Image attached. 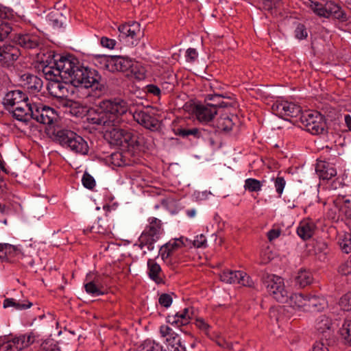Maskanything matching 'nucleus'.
<instances>
[{
	"label": "nucleus",
	"mask_w": 351,
	"mask_h": 351,
	"mask_svg": "<svg viewBox=\"0 0 351 351\" xmlns=\"http://www.w3.org/2000/svg\"><path fill=\"white\" fill-rule=\"evenodd\" d=\"M32 305V304L31 302H27V304H21L19 302H16V300L13 298H6L3 302L4 308L13 306L18 310L28 308L31 307Z\"/></svg>",
	"instance_id": "41"
},
{
	"label": "nucleus",
	"mask_w": 351,
	"mask_h": 351,
	"mask_svg": "<svg viewBox=\"0 0 351 351\" xmlns=\"http://www.w3.org/2000/svg\"><path fill=\"white\" fill-rule=\"evenodd\" d=\"M345 184L343 182L342 180L338 178L332 182L330 187L333 190H337L343 188Z\"/></svg>",
	"instance_id": "58"
},
{
	"label": "nucleus",
	"mask_w": 351,
	"mask_h": 351,
	"mask_svg": "<svg viewBox=\"0 0 351 351\" xmlns=\"http://www.w3.org/2000/svg\"><path fill=\"white\" fill-rule=\"evenodd\" d=\"M158 236L152 235V234L143 232L138 239V246L141 249H143V247L147 246L148 250H153L154 248V244L158 240Z\"/></svg>",
	"instance_id": "32"
},
{
	"label": "nucleus",
	"mask_w": 351,
	"mask_h": 351,
	"mask_svg": "<svg viewBox=\"0 0 351 351\" xmlns=\"http://www.w3.org/2000/svg\"><path fill=\"white\" fill-rule=\"evenodd\" d=\"M14 41L25 49H33L43 45V39L34 34H19L13 38Z\"/></svg>",
	"instance_id": "12"
},
{
	"label": "nucleus",
	"mask_w": 351,
	"mask_h": 351,
	"mask_svg": "<svg viewBox=\"0 0 351 351\" xmlns=\"http://www.w3.org/2000/svg\"><path fill=\"white\" fill-rule=\"evenodd\" d=\"M315 226L313 221H302L297 228L298 236L303 240H307L314 234Z\"/></svg>",
	"instance_id": "24"
},
{
	"label": "nucleus",
	"mask_w": 351,
	"mask_h": 351,
	"mask_svg": "<svg viewBox=\"0 0 351 351\" xmlns=\"http://www.w3.org/2000/svg\"><path fill=\"white\" fill-rule=\"evenodd\" d=\"M307 32L303 24L299 23L295 29V36L298 39H304L307 37Z\"/></svg>",
	"instance_id": "47"
},
{
	"label": "nucleus",
	"mask_w": 351,
	"mask_h": 351,
	"mask_svg": "<svg viewBox=\"0 0 351 351\" xmlns=\"http://www.w3.org/2000/svg\"><path fill=\"white\" fill-rule=\"evenodd\" d=\"M34 114L32 119L36 120L37 122L49 125L57 119V114L56 111L47 106L42 104H35L33 106Z\"/></svg>",
	"instance_id": "10"
},
{
	"label": "nucleus",
	"mask_w": 351,
	"mask_h": 351,
	"mask_svg": "<svg viewBox=\"0 0 351 351\" xmlns=\"http://www.w3.org/2000/svg\"><path fill=\"white\" fill-rule=\"evenodd\" d=\"M186 56L190 61H194L197 56V53L195 49L189 48L186 51Z\"/></svg>",
	"instance_id": "62"
},
{
	"label": "nucleus",
	"mask_w": 351,
	"mask_h": 351,
	"mask_svg": "<svg viewBox=\"0 0 351 351\" xmlns=\"http://www.w3.org/2000/svg\"><path fill=\"white\" fill-rule=\"evenodd\" d=\"M21 56L19 47L14 43H4L0 45V65L10 67Z\"/></svg>",
	"instance_id": "8"
},
{
	"label": "nucleus",
	"mask_w": 351,
	"mask_h": 351,
	"mask_svg": "<svg viewBox=\"0 0 351 351\" xmlns=\"http://www.w3.org/2000/svg\"><path fill=\"white\" fill-rule=\"evenodd\" d=\"M296 285L300 287H305L313 281V277L309 271L300 270L295 278Z\"/></svg>",
	"instance_id": "35"
},
{
	"label": "nucleus",
	"mask_w": 351,
	"mask_h": 351,
	"mask_svg": "<svg viewBox=\"0 0 351 351\" xmlns=\"http://www.w3.org/2000/svg\"><path fill=\"white\" fill-rule=\"evenodd\" d=\"M222 282L229 284H240L243 286L252 287L253 282L245 273L240 271H223L220 274Z\"/></svg>",
	"instance_id": "11"
},
{
	"label": "nucleus",
	"mask_w": 351,
	"mask_h": 351,
	"mask_svg": "<svg viewBox=\"0 0 351 351\" xmlns=\"http://www.w3.org/2000/svg\"><path fill=\"white\" fill-rule=\"evenodd\" d=\"M345 121L349 130H351V116L349 114L346 115Z\"/></svg>",
	"instance_id": "63"
},
{
	"label": "nucleus",
	"mask_w": 351,
	"mask_h": 351,
	"mask_svg": "<svg viewBox=\"0 0 351 351\" xmlns=\"http://www.w3.org/2000/svg\"><path fill=\"white\" fill-rule=\"evenodd\" d=\"M100 43L104 47L113 49L116 44V41L107 37H102L101 38Z\"/></svg>",
	"instance_id": "52"
},
{
	"label": "nucleus",
	"mask_w": 351,
	"mask_h": 351,
	"mask_svg": "<svg viewBox=\"0 0 351 351\" xmlns=\"http://www.w3.org/2000/svg\"><path fill=\"white\" fill-rule=\"evenodd\" d=\"M339 272L342 275H348L351 273V260L343 263L339 267Z\"/></svg>",
	"instance_id": "50"
},
{
	"label": "nucleus",
	"mask_w": 351,
	"mask_h": 351,
	"mask_svg": "<svg viewBox=\"0 0 351 351\" xmlns=\"http://www.w3.org/2000/svg\"><path fill=\"white\" fill-rule=\"evenodd\" d=\"M101 112L90 118L93 124L103 126L104 136L110 144L118 146L122 124L128 110V103L120 98L103 100L99 102Z\"/></svg>",
	"instance_id": "1"
},
{
	"label": "nucleus",
	"mask_w": 351,
	"mask_h": 351,
	"mask_svg": "<svg viewBox=\"0 0 351 351\" xmlns=\"http://www.w3.org/2000/svg\"><path fill=\"white\" fill-rule=\"evenodd\" d=\"M326 304V301L323 297L316 295L307 296L306 311H319L324 308Z\"/></svg>",
	"instance_id": "27"
},
{
	"label": "nucleus",
	"mask_w": 351,
	"mask_h": 351,
	"mask_svg": "<svg viewBox=\"0 0 351 351\" xmlns=\"http://www.w3.org/2000/svg\"><path fill=\"white\" fill-rule=\"evenodd\" d=\"M82 181L84 187L87 189H92L95 186V179L87 172L84 173Z\"/></svg>",
	"instance_id": "46"
},
{
	"label": "nucleus",
	"mask_w": 351,
	"mask_h": 351,
	"mask_svg": "<svg viewBox=\"0 0 351 351\" xmlns=\"http://www.w3.org/2000/svg\"><path fill=\"white\" fill-rule=\"evenodd\" d=\"M138 351H162V348L152 341H146L140 346Z\"/></svg>",
	"instance_id": "44"
},
{
	"label": "nucleus",
	"mask_w": 351,
	"mask_h": 351,
	"mask_svg": "<svg viewBox=\"0 0 351 351\" xmlns=\"http://www.w3.org/2000/svg\"><path fill=\"white\" fill-rule=\"evenodd\" d=\"M0 351H19L12 339L3 342L0 345Z\"/></svg>",
	"instance_id": "48"
},
{
	"label": "nucleus",
	"mask_w": 351,
	"mask_h": 351,
	"mask_svg": "<svg viewBox=\"0 0 351 351\" xmlns=\"http://www.w3.org/2000/svg\"><path fill=\"white\" fill-rule=\"evenodd\" d=\"M147 92L154 95L158 96L160 94V89L156 85L149 84L147 86Z\"/></svg>",
	"instance_id": "60"
},
{
	"label": "nucleus",
	"mask_w": 351,
	"mask_h": 351,
	"mask_svg": "<svg viewBox=\"0 0 351 351\" xmlns=\"http://www.w3.org/2000/svg\"><path fill=\"white\" fill-rule=\"evenodd\" d=\"M306 302L307 296H304L302 294L294 293L288 296V302L290 306L298 308H303L304 311H306Z\"/></svg>",
	"instance_id": "33"
},
{
	"label": "nucleus",
	"mask_w": 351,
	"mask_h": 351,
	"mask_svg": "<svg viewBox=\"0 0 351 351\" xmlns=\"http://www.w3.org/2000/svg\"><path fill=\"white\" fill-rule=\"evenodd\" d=\"M90 232H93L98 234H104L108 232L109 230L106 226V223L104 221L99 219L97 223L95 225H93L90 227Z\"/></svg>",
	"instance_id": "43"
},
{
	"label": "nucleus",
	"mask_w": 351,
	"mask_h": 351,
	"mask_svg": "<svg viewBox=\"0 0 351 351\" xmlns=\"http://www.w3.org/2000/svg\"><path fill=\"white\" fill-rule=\"evenodd\" d=\"M309 8L320 17L329 18L333 16L337 19L345 20L346 14L337 3L332 1L325 3L320 1H311Z\"/></svg>",
	"instance_id": "4"
},
{
	"label": "nucleus",
	"mask_w": 351,
	"mask_h": 351,
	"mask_svg": "<svg viewBox=\"0 0 351 351\" xmlns=\"http://www.w3.org/2000/svg\"><path fill=\"white\" fill-rule=\"evenodd\" d=\"M263 282L267 291L278 302L285 303L288 300L287 291L285 289L283 280L276 275L265 274L263 276Z\"/></svg>",
	"instance_id": "5"
},
{
	"label": "nucleus",
	"mask_w": 351,
	"mask_h": 351,
	"mask_svg": "<svg viewBox=\"0 0 351 351\" xmlns=\"http://www.w3.org/2000/svg\"><path fill=\"white\" fill-rule=\"evenodd\" d=\"M340 247L343 252L346 254L351 252V241L350 240H343L340 243Z\"/></svg>",
	"instance_id": "57"
},
{
	"label": "nucleus",
	"mask_w": 351,
	"mask_h": 351,
	"mask_svg": "<svg viewBox=\"0 0 351 351\" xmlns=\"http://www.w3.org/2000/svg\"><path fill=\"white\" fill-rule=\"evenodd\" d=\"M118 29L119 40H123L131 45H136L144 34L140 23L136 21L123 24L119 27Z\"/></svg>",
	"instance_id": "7"
},
{
	"label": "nucleus",
	"mask_w": 351,
	"mask_h": 351,
	"mask_svg": "<svg viewBox=\"0 0 351 351\" xmlns=\"http://www.w3.org/2000/svg\"><path fill=\"white\" fill-rule=\"evenodd\" d=\"M161 230V222L159 219L152 217L149 219V225L148 230L145 232L152 234V235L158 236Z\"/></svg>",
	"instance_id": "39"
},
{
	"label": "nucleus",
	"mask_w": 351,
	"mask_h": 351,
	"mask_svg": "<svg viewBox=\"0 0 351 351\" xmlns=\"http://www.w3.org/2000/svg\"><path fill=\"white\" fill-rule=\"evenodd\" d=\"M36 337L33 332H29L24 335H20L16 336L12 339L15 343L19 351L22 350L32 344L35 341Z\"/></svg>",
	"instance_id": "25"
},
{
	"label": "nucleus",
	"mask_w": 351,
	"mask_h": 351,
	"mask_svg": "<svg viewBox=\"0 0 351 351\" xmlns=\"http://www.w3.org/2000/svg\"><path fill=\"white\" fill-rule=\"evenodd\" d=\"M133 117L145 128L154 130L158 128V120L145 111H135Z\"/></svg>",
	"instance_id": "21"
},
{
	"label": "nucleus",
	"mask_w": 351,
	"mask_h": 351,
	"mask_svg": "<svg viewBox=\"0 0 351 351\" xmlns=\"http://www.w3.org/2000/svg\"><path fill=\"white\" fill-rule=\"evenodd\" d=\"M186 214L189 217H193L195 215L196 212L195 209H191L187 210Z\"/></svg>",
	"instance_id": "64"
},
{
	"label": "nucleus",
	"mask_w": 351,
	"mask_h": 351,
	"mask_svg": "<svg viewBox=\"0 0 351 351\" xmlns=\"http://www.w3.org/2000/svg\"><path fill=\"white\" fill-rule=\"evenodd\" d=\"M3 251H5V254H6L7 253H11L12 251L16 252L18 249L16 247L9 244L0 243V252H3ZM1 257L2 255H0V258Z\"/></svg>",
	"instance_id": "54"
},
{
	"label": "nucleus",
	"mask_w": 351,
	"mask_h": 351,
	"mask_svg": "<svg viewBox=\"0 0 351 351\" xmlns=\"http://www.w3.org/2000/svg\"><path fill=\"white\" fill-rule=\"evenodd\" d=\"M56 139L64 147L69 148L75 154L87 155L89 151L88 143L75 132L68 130H60L56 133Z\"/></svg>",
	"instance_id": "3"
},
{
	"label": "nucleus",
	"mask_w": 351,
	"mask_h": 351,
	"mask_svg": "<svg viewBox=\"0 0 351 351\" xmlns=\"http://www.w3.org/2000/svg\"><path fill=\"white\" fill-rule=\"evenodd\" d=\"M193 245L196 247H206V239L204 235L200 234L197 236L195 239L193 241Z\"/></svg>",
	"instance_id": "53"
},
{
	"label": "nucleus",
	"mask_w": 351,
	"mask_h": 351,
	"mask_svg": "<svg viewBox=\"0 0 351 351\" xmlns=\"http://www.w3.org/2000/svg\"><path fill=\"white\" fill-rule=\"evenodd\" d=\"M332 326V320L325 315H320L316 321V328L322 333L330 330Z\"/></svg>",
	"instance_id": "36"
},
{
	"label": "nucleus",
	"mask_w": 351,
	"mask_h": 351,
	"mask_svg": "<svg viewBox=\"0 0 351 351\" xmlns=\"http://www.w3.org/2000/svg\"><path fill=\"white\" fill-rule=\"evenodd\" d=\"M67 13L65 5L60 3H57L54 8L48 14V20L50 25L54 29L62 27L66 20L65 14Z\"/></svg>",
	"instance_id": "16"
},
{
	"label": "nucleus",
	"mask_w": 351,
	"mask_h": 351,
	"mask_svg": "<svg viewBox=\"0 0 351 351\" xmlns=\"http://www.w3.org/2000/svg\"><path fill=\"white\" fill-rule=\"evenodd\" d=\"M71 56H61L58 60L54 63L56 65V68L53 66H45L43 68V72L46 75L49 77V80L51 78L53 80H58L57 77H60L62 80L65 82L64 75H63V69H62V64L66 62H71Z\"/></svg>",
	"instance_id": "17"
},
{
	"label": "nucleus",
	"mask_w": 351,
	"mask_h": 351,
	"mask_svg": "<svg viewBox=\"0 0 351 351\" xmlns=\"http://www.w3.org/2000/svg\"><path fill=\"white\" fill-rule=\"evenodd\" d=\"M84 288L86 291L93 296L101 295L104 293L98 280H93L85 284Z\"/></svg>",
	"instance_id": "37"
},
{
	"label": "nucleus",
	"mask_w": 351,
	"mask_h": 351,
	"mask_svg": "<svg viewBox=\"0 0 351 351\" xmlns=\"http://www.w3.org/2000/svg\"><path fill=\"white\" fill-rule=\"evenodd\" d=\"M339 334L344 343L351 345V319L344 320L339 328Z\"/></svg>",
	"instance_id": "34"
},
{
	"label": "nucleus",
	"mask_w": 351,
	"mask_h": 351,
	"mask_svg": "<svg viewBox=\"0 0 351 351\" xmlns=\"http://www.w3.org/2000/svg\"><path fill=\"white\" fill-rule=\"evenodd\" d=\"M302 126L312 134H324L326 132V123L318 112H306L300 118Z\"/></svg>",
	"instance_id": "6"
},
{
	"label": "nucleus",
	"mask_w": 351,
	"mask_h": 351,
	"mask_svg": "<svg viewBox=\"0 0 351 351\" xmlns=\"http://www.w3.org/2000/svg\"><path fill=\"white\" fill-rule=\"evenodd\" d=\"M234 123L228 115L224 114L221 116L217 121V127L219 130L223 131H230L233 127Z\"/></svg>",
	"instance_id": "38"
},
{
	"label": "nucleus",
	"mask_w": 351,
	"mask_h": 351,
	"mask_svg": "<svg viewBox=\"0 0 351 351\" xmlns=\"http://www.w3.org/2000/svg\"><path fill=\"white\" fill-rule=\"evenodd\" d=\"M190 315L189 309L184 308L182 313H176L174 315H169L167 321L171 324H175L178 326L186 325L189 323Z\"/></svg>",
	"instance_id": "29"
},
{
	"label": "nucleus",
	"mask_w": 351,
	"mask_h": 351,
	"mask_svg": "<svg viewBox=\"0 0 351 351\" xmlns=\"http://www.w3.org/2000/svg\"><path fill=\"white\" fill-rule=\"evenodd\" d=\"M279 2V0H264L263 8L267 10H271Z\"/></svg>",
	"instance_id": "56"
},
{
	"label": "nucleus",
	"mask_w": 351,
	"mask_h": 351,
	"mask_svg": "<svg viewBox=\"0 0 351 351\" xmlns=\"http://www.w3.org/2000/svg\"><path fill=\"white\" fill-rule=\"evenodd\" d=\"M158 302L161 306L168 308L172 303V297L168 293H162L159 298Z\"/></svg>",
	"instance_id": "49"
},
{
	"label": "nucleus",
	"mask_w": 351,
	"mask_h": 351,
	"mask_svg": "<svg viewBox=\"0 0 351 351\" xmlns=\"http://www.w3.org/2000/svg\"><path fill=\"white\" fill-rule=\"evenodd\" d=\"M313 351H329V349L323 342L319 341L315 343Z\"/></svg>",
	"instance_id": "61"
},
{
	"label": "nucleus",
	"mask_w": 351,
	"mask_h": 351,
	"mask_svg": "<svg viewBox=\"0 0 351 351\" xmlns=\"http://www.w3.org/2000/svg\"><path fill=\"white\" fill-rule=\"evenodd\" d=\"M61 66L66 84L70 83L75 87L91 88L95 97H100L107 93L108 87L99 73L95 69L82 66L72 56L71 62H66Z\"/></svg>",
	"instance_id": "2"
},
{
	"label": "nucleus",
	"mask_w": 351,
	"mask_h": 351,
	"mask_svg": "<svg viewBox=\"0 0 351 351\" xmlns=\"http://www.w3.org/2000/svg\"><path fill=\"white\" fill-rule=\"evenodd\" d=\"M148 275L156 283L160 284L162 282L161 277V267L154 260L149 259L147 261Z\"/></svg>",
	"instance_id": "28"
},
{
	"label": "nucleus",
	"mask_w": 351,
	"mask_h": 351,
	"mask_svg": "<svg viewBox=\"0 0 351 351\" xmlns=\"http://www.w3.org/2000/svg\"><path fill=\"white\" fill-rule=\"evenodd\" d=\"M35 104H30L28 101L22 103L19 106L14 107L10 112L12 116L19 121L25 123L29 122L33 118V106Z\"/></svg>",
	"instance_id": "14"
},
{
	"label": "nucleus",
	"mask_w": 351,
	"mask_h": 351,
	"mask_svg": "<svg viewBox=\"0 0 351 351\" xmlns=\"http://www.w3.org/2000/svg\"><path fill=\"white\" fill-rule=\"evenodd\" d=\"M262 186V182L254 179L248 178L245 181L244 187L246 190L250 192H257L261 191Z\"/></svg>",
	"instance_id": "40"
},
{
	"label": "nucleus",
	"mask_w": 351,
	"mask_h": 351,
	"mask_svg": "<svg viewBox=\"0 0 351 351\" xmlns=\"http://www.w3.org/2000/svg\"><path fill=\"white\" fill-rule=\"evenodd\" d=\"M51 82L47 86V90L49 94L58 99H63L66 97L69 90L65 85L61 83L58 80L51 78Z\"/></svg>",
	"instance_id": "22"
},
{
	"label": "nucleus",
	"mask_w": 351,
	"mask_h": 351,
	"mask_svg": "<svg viewBox=\"0 0 351 351\" xmlns=\"http://www.w3.org/2000/svg\"><path fill=\"white\" fill-rule=\"evenodd\" d=\"M341 308L346 311H351V292L345 294L340 300Z\"/></svg>",
	"instance_id": "45"
},
{
	"label": "nucleus",
	"mask_w": 351,
	"mask_h": 351,
	"mask_svg": "<svg viewBox=\"0 0 351 351\" xmlns=\"http://www.w3.org/2000/svg\"><path fill=\"white\" fill-rule=\"evenodd\" d=\"M280 234V230L279 229H272L267 233L268 239L271 241L272 240L278 238Z\"/></svg>",
	"instance_id": "59"
},
{
	"label": "nucleus",
	"mask_w": 351,
	"mask_h": 351,
	"mask_svg": "<svg viewBox=\"0 0 351 351\" xmlns=\"http://www.w3.org/2000/svg\"><path fill=\"white\" fill-rule=\"evenodd\" d=\"M132 61L125 57L114 56L109 61L108 66L111 67L112 70L125 72L132 68Z\"/></svg>",
	"instance_id": "23"
},
{
	"label": "nucleus",
	"mask_w": 351,
	"mask_h": 351,
	"mask_svg": "<svg viewBox=\"0 0 351 351\" xmlns=\"http://www.w3.org/2000/svg\"><path fill=\"white\" fill-rule=\"evenodd\" d=\"M197 119L202 123H208L213 120L215 115L217 114L215 108H210L206 103V104H197L193 108Z\"/></svg>",
	"instance_id": "20"
},
{
	"label": "nucleus",
	"mask_w": 351,
	"mask_h": 351,
	"mask_svg": "<svg viewBox=\"0 0 351 351\" xmlns=\"http://www.w3.org/2000/svg\"><path fill=\"white\" fill-rule=\"evenodd\" d=\"M224 98L222 95L219 94L208 95L205 99V101L210 108H215L217 111V108H227L230 106L228 102L223 101Z\"/></svg>",
	"instance_id": "30"
},
{
	"label": "nucleus",
	"mask_w": 351,
	"mask_h": 351,
	"mask_svg": "<svg viewBox=\"0 0 351 351\" xmlns=\"http://www.w3.org/2000/svg\"><path fill=\"white\" fill-rule=\"evenodd\" d=\"M195 325L199 329L204 332H207L209 329V325L205 322V321L202 318H197L195 321Z\"/></svg>",
	"instance_id": "55"
},
{
	"label": "nucleus",
	"mask_w": 351,
	"mask_h": 351,
	"mask_svg": "<svg viewBox=\"0 0 351 351\" xmlns=\"http://www.w3.org/2000/svg\"><path fill=\"white\" fill-rule=\"evenodd\" d=\"M160 332L163 337H166V341L172 346L175 347L180 344L178 336L169 326H161Z\"/></svg>",
	"instance_id": "31"
},
{
	"label": "nucleus",
	"mask_w": 351,
	"mask_h": 351,
	"mask_svg": "<svg viewBox=\"0 0 351 351\" xmlns=\"http://www.w3.org/2000/svg\"><path fill=\"white\" fill-rule=\"evenodd\" d=\"M12 30V28L8 22L0 20V41L7 38Z\"/></svg>",
	"instance_id": "42"
},
{
	"label": "nucleus",
	"mask_w": 351,
	"mask_h": 351,
	"mask_svg": "<svg viewBox=\"0 0 351 351\" xmlns=\"http://www.w3.org/2000/svg\"><path fill=\"white\" fill-rule=\"evenodd\" d=\"M120 141L118 146L123 147L137 148L140 146L139 137L138 134L132 130L121 128L120 133Z\"/></svg>",
	"instance_id": "18"
},
{
	"label": "nucleus",
	"mask_w": 351,
	"mask_h": 351,
	"mask_svg": "<svg viewBox=\"0 0 351 351\" xmlns=\"http://www.w3.org/2000/svg\"><path fill=\"white\" fill-rule=\"evenodd\" d=\"M271 110L277 116L285 118V117H297L301 114L300 106L287 101H276L271 106Z\"/></svg>",
	"instance_id": "9"
},
{
	"label": "nucleus",
	"mask_w": 351,
	"mask_h": 351,
	"mask_svg": "<svg viewBox=\"0 0 351 351\" xmlns=\"http://www.w3.org/2000/svg\"><path fill=\"white\" fill-rule=\"evenodd\" d=\"M216 130L212 128L211 130H208L205 128H178L175 130V134L183 138H187L189 136H193L195 138H202L206 139L208 138L210 139L211 143H213V138L210 136L212 134H214Z\"/></svg>",
	"instance_id": "13"
},
{
	"label": "nucleus",
	"mask_w": 351,
	"mask_h": 351,
	"mask_svg": "<svg viewBox=\"0 0 351 351\" xmlns=\"http://www.w3.org/2000/svg\"><path fill=\"white\" fill-rule=\"evenodd\" d=\"M21 85L32 93L39 92L43 87V81L36 75L24 73L21 75Z\"/></svg>",
	"instance_id": "19"
},
{
	"label": "nucleus",
	"mask_w": 351,
	"mask_h": 351,
	"mask_svg": "<svg viewBox=\"0 0 351 351\" xmlns=\"http://www.w3.org/2000/svg\"><path fill=\"white\" fill-rule=\"evenodd\" d=\"M316 171L322 180H330L337 175L336 169L325 162H321L317 165Z\"/></svg>",
	"instance_id": "26"
},
{
	"label": "nucleus",
	"mask_w": 351,
	"mask_h": 351,
	"mask_svg": "<svg viewBox=\"0 0 351 351\" xmlns=\"http://www.w3.org/2000/svg\"><path fill=\"white\" fill-rule=\"evenodd\" d=\"M274 184H275L276 192L279 195H281L282 193L283 189H284L285 184H286V182H285L284 178L279 177V176L277 177L275 179Z\"/></svg>",
	"instance_id": "51"
},
{
	"label": "nucleus",
	"mask_w": 351,
	"mask_h": 351,
	"mask_svg": "<svg viewBox=\"0 0 351 351\" xmlns=\"http://www.w3.org/2000/svg\"><path fill=\"white\" fill-rule=\"evenodd\" d=\"M28 101L27 96L21 90H14L8 92L3 98V104L6 110L10 111L21 104Z\"/></svg>",
	"instance_id": "15"
}]
</instances>
